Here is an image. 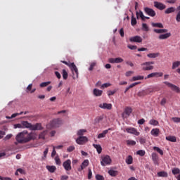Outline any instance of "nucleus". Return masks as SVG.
<instances>
[{
	"label": "nucleus",
	"mask_w": 180,
	"mask_h": 180,
	"mask_svg": "<svg viewBox=\"0 0 180 180\" xmlns=\"http://www.w3.org/2000/svg\"><path fill=\"white\" fill-rule=\"evenodd\" d=\"M45 136H46V132L44 131V132H42V133H41V134H39V139H43V140H44Z\"/></svg>",
	"instance_id": "nucleus-61"
},
{
	"label": "nucleus",
	"mask_w": 180,
	"mask_h": 180,
	"mask_svg": "<svg viewBox=\"0 0 180 180\" xmlns=\"http://www.w3.org/2000/svg\"><path fill=\"white\" fill-rule=\"evenodd\" d=\"M99 108H101V109H107L108 110H110L112 109V103H101L99 105Z\"/></svg>",
	"instance_id": "nucleus-18"
},
{
	"label": "nucleus",
	"mask_w": 180,
	"mask_h": 180,
	"mask_svg": "<svg viewBox=\"0 0 180 180\" xmlns=\"http://www.w3.org/2000/svg\"><path fill=\"white\" fill-rule=\"evenodd\" d=\"M144 12L145 13H146V15H148V16H151V18H154V16L157 15V13L154 10H153V8L148 7L144 8Z\"/></svg>",
	"instance_id": "nucleus-9"
},
{
	"label": "nucleus",
	"mask_w": 180,
	"mask_h": 180,
	"mask_svg": "<svg viewBox=\"0 0 180 180\" xmlns=\"http://www.w3.org/2000/svg\"><path fill=\"white\" fill-rule=\"evenodd\" d=\"M172 120L174 123H180V117H172Z\"/></svg>",
	"instance_id": "nucleus-55"
},
{
	"label": "nucleus",
	"mask_w": 180,
	"mask_h": 180,
	"mask_svg": "<svg viewBox=\"0 0 180 180\" xmlns=\"http://www.w3.org/2000/svg\"><path fill=\"white\" fill-rule=\"evenodd\" d=\"M136 154L138 155H140L141 157H144V155H146V151L143 150H139L136 152Z\"/></svg>",
	"instance_id": "nucleus-44"
},
{
	"label": "nucleus",
	"mask_w": 180,
	"mask_h": 180,
	"mask_svg": "<svg viewBox=\"0 0 180 180\" xmlns=\"http://www.w3.org/2000/svg\"><path fill=\"white\" fill-rule=\"evenodd\" d=\"M146 122V120L144 118H142L138 121V124H144Z\"/></svg>",
	"instance_id": "nucleus-60"
},
{
	"label": "nucleus",
	"mask_w": 180,
	"mask_h": 180,
	"mask_svg": "<svg viewBox=\"0 0 180 180\" xmlns=\"http://www.w3.org/2000/svg\"><path fill=\"white\" fill-rule=\"evenodd\" d=\"M75 150V147L74 146H70L67 148L68 153H71Z\"/></svg>",
	"instance_id": "nucleus-52"
},
{
	"label": "nucleus",
	"mask_w": 180,
	"mask_h": 180,
	"mask_svg": "<svg viewBox=\"0 0 180 180\" xmlns=\"http://www.w3.org/2000/svg\"><path fill=\"white\" fill-rule=\"evenodd\" d=\"M56 154H57V152L56 151V146H53L52 153H51V157L52 158L55 157Z\"/></svg>",
	"instance_id": "nucleus-59"
},
{
	"label": "nucleus",
	"mask_w": 180,
	"mask_h": 180,
	"mask_svg": "<svg viewBox=\"0 0 180 180\" xmlns=\"http://www.w3.org/2000/svg\"><path fill=\"white\" fill-rule=\"evenodd\" d=\"M138 96H139L140 98L143 97V96H146L147 95H150V91H148V89H146V90H142L141 91H139L137 94Z\"/></svg>",
	"instance_id": "nucleus-21"
},
{
	"label": "nucleus",
	"mask_w": 180,
	"mask_h": 180,
	"mask_svg": "<svg viewBox=\"0 0 180 180\" xmlns=\"http://www.w3.org/2000/svg\"><path fill=\"white\" fill-rule=\"evenodd\" d=\"M174 12H175V8L174 7L168 8L167 9H166L165 11V13L166 15H169V13H174Z\"/></svg>",
	"instance_id": "nucleus-29"
},
{
	"label": "nucleus",
	"mask_w": 180,
	"mask_h": 180,
	"mask_svg": "<svg viewBox=\"0 0 180 180\" xmlns=\"http://www.w3.org/2000/svg\"><path fill=\"white\" fill-rule=\"evenodd\" d=\"M33 134L27 133V131L20 132L15 137L16 141L20 143V144H25V143H29L31 140H33Z\"/></svg>",
	"instance_id": "nucleus-1"
},
{
	"label": "nucleus",
	"mask_w": 180,
	"mask_h": 180,
	"mask_svg": "<svg viewBox=\"0 0 180 180\" xmlns=\"http://www.w3.org/2000/svg\"><path fill=\"white\" fill-rule=\"evenodd\" d=\"M96 180H105V178L103 177V176H102L101 174H97L96 176Z\"/></svg>",
	"instance_id": "nucleus-53"
},
{
	"label": "nucleus",
	"mask_w": 180,
	"mask_h": 180,
	"mask_svg": "<svg viewBox=\"0 0 180 180\" xmlns=\"http://www.w3.org/2000/svg\"><path fill=\"white\" fill-rule=\"evenodd\" d=\"M158 176L161 178H168V173L165 171H161L158 172Z\"/></svg>",
	"instance_id": "nucleus-25"
},
{
	"label": "nucleus",
	"mask_w": 180,
	"mask_h": 180,
	"mask_svg": "<svg viewBox=\"0 0 180 180\" xmlns=\"http://www.w3.org/2000/svg\"><path fill=\"white\" fill-rule=\"evenodd\" d=\"M153 150L155 151H157V153H158L159 154H160V155H164V151H162V150H161L160 148L157 147V146H154L153 147Z\"/></svg>",
	"instance_id": "nucleus-35"
},
{
	"label": "nucleus",
	"mask_w": 180,
	"mask_h": 180,
	"mask_svg": "<svg viewBox=\"0 0 180 180\" xmlns=\"http://www.w3.org/2000/svg\"><path fill=\"white\" fill-rule=\"evenodd\" d=\"M95 65H96V63L93 62L90 64V68H89V71H92V70H94V67H95Z\"/></svg>",
	"instance_id": "nucleus-57"
},
{
	"label": "nucleus",
	"mask_w": 180,
	"mask_h": 180,
	"mask_svg": "<svg viewBox=\"0 0 180 180\" xmlns=\"http://www.w3.org/2000/svg\"><path fill=\"white\" fill-rule=\"evenodd\" d=\"M93 94L95 96H102V94H103V91L99 90L98 89H94L93 91Z\"/></svg>",
	"instance_id": "nucleus-24"
},
{
	"label": "nucleus",
	"mask_w": 180,
	"mask_h": 180,
	"mask_svg": "<svg viewBox=\"0 0 180 180\" xmlns=\"http://www.w3.org/2000/svg\"><path fill=\"white\" fill-rule=\"evenodd\" d=\"M69 68H70L71 71L73 72V75H76V78H78V68H77V65H75V63H70Z\"/></svg>",
	"instance_id": "nucleus-14"
},
{
	"label": "nucleus",
	"mask_w": 180,
	"mask_h": 180,
	"mask_svg": "<svg viewBox=\"0 0 180 180\" xmlns=\"http://www.w3.org/2000/svg\"><path fill=\"white\" fill-rule=\"evenodd\" d=\"M60 180H68V176L63 175L60 176Z\"/></svg>",
	"instance_id": "nucleus-64"
},
{
	"label": "nucleus",
	"mask_w": 180,
	"mask_h": 180,
	"mask_svg": "<svg viewBox=\"0 0 180 180\" xmlns=\"http://www.w3.org/2000/svg\"><path fill=\"white\" fill-rule=\"evenodd\" d=\"M149 94H152V92H158L160 91V87L158 86H153L152 88L148 89Z\"/></svg>",
	"instance_id": "nucleus-30"
},
{
	"label": "nucleus",
	"mask_w": 180,
	"mask_h": 180,
	"mask_svg": "<svg viewBox=\"0 0 180 180\" xmlns=\"http://www.w3.org/2000/svg\"><path fill=\"white\" fill-rule=\"evenodd\" d=\"M102 160L101 161V165L102 167H105L106 165H110L112 162V159L109 155H105L101 158Z\"/></svg>",
	"instance_id": "nucleus-5"
},
{
	"label": "nucleus",
	"mask_w": 180,
	"mask_h": 180,
	"mask_svg": "<svg viewBox=\"0 0 180 180\" xmlns=\"http://www.w3.org/2000/svg\"><path fill=\"white\" fill-rule=\"evenodd\" d=\"M127 143L128 146H136V141L128 140L127 141Z\"/></svg>",
	"instance_id": "nucleus-47"
},
{
	"label": "nucleus",
	"mask_w": 180,
	"mask_h": 180,
	"mask_svg": "<svg viewBox=\"0 0 180 180\" xmlns=\"http://www.w3.org/2000/svg\"><path fill=\"white\" fill-rule=\"evenodd\" d=\"M116 92H117V90L115 89L114 91H108V96H112L113 95H115V94H116Z\"/></svg>",
	"instance_id": "nucleus-49"
},
{
	"label": "nucleus",
	"mask_w": 180,
	"mask_h": 180,
	"mask_svg": "<svg viewBox=\"0 0 180 180\" xmlns=\"http://www.w3.org/2000/svg\"><path fill=\"white\" fill-rule=\"evenodd\" d=\"M142 30H143V32H148V30H150V29L148 28V25H147V24L146 23H143Z\"/></svg>",
	"instance_id": "nucleus-43"
},
{
	"label": "nucleus",
	"mask_w": 180,
	"mask_h": 180,
	"mask_svg": "<svg viewBox=\"0 0 180 180\" xmlns=\"http://www.w3.org/2000/svg\"><path fill=\"white\" fill-rule=\"evenodd\" d=\"M129 41H131V43H141L143 41V38L140 36H134L129 38Z\"/></svg>",
	"instance_id": "nucleus-15"
},
{
	"label": "nucleus",
	"mask_w": 180,
	"mask_h": 180,
	"mask_svg": "<svg viewBox=\"0 0 180 180\" xmlns=\"http://www.w3.org/2000/svg\"><path fill=\"white\" fill-rule=\"evenodd\" d=\"M46 169H48V171L49 172H51V174L56 172V170L57 169V167H56V166H46Z\"/></svg>",
	"instance_id": "nucleus-27"
},
{
	"label": "nucleus",
	"mask_w": 180,
	"mask_h": 180,
	"mask_svg": "<svg viewBox=\"0 0 180 180\" xmlns=\"http://www.w3.org/2000/svg\"><path fill=\"white\" fill-rule=\"evenodd\" d=\"M23 112H21L20 114L19 113H14L11 115V117H6L7 119H13V117H16V116H19V115H22Z\"/></svg>",
	"instance_id": "nucleus-51"
},
{
	"label": "nucleus",
	"mask_w": 180,
	"mask_h": 180,
	"mask_svg": "<svg viewBox=\"0 0 180 180\" xmlns=\"http://www.w3.org/2000/svg\"><path fill=\"white\" fill-rule=\"evenodd\" d=\"M93 146L94 147V148H96L98 154H101V153H102V146H101V145L93 144Z\"/></svg>",
	"instance_id": "nucleus-31"
},
{
	"label": "nucleus",
	"mask_w": 180,
	"mask_h": 180,
	"mask_svg": "<svg viewBox=\"0 0 180 180\" xmlns=\"http://www.w3.org/2000/svg\"><path fill=\"white\" fill-rule=\"evenodd\" d=\"M108 174H109V175H110V176H116L117 175V171L109 170Z\"/></svg>",
	"instance_id": "nucleus-41"
},
{
	"label": "nucleus",
	"mask_w": 180,
	"mask_h": 180,
	"mask_svg": "<svg viewBox=\"0 0 180 180\" xmlns=\"http://www.w3.org/2000/svg\"><path fill=\"white\" fill-rule=\"evenodd\" d=\"M84 133H86V129H80L77 131V136H82L84 135Z\"/></svg>",
	"instance_id": "nucleus-48"
},
{
	"label": "nucleus",
	"mask_w": 180,
	"mask_h": 180,
	"mask_svg": "<svg viewBox=\"0 0 180 180\" xmlns=\"http://www.w3.org/2000/svg\"><path fill=\"white\" fill-rule=\"evenodd\" d=\"M15 129H23V124H17L14 125Z\"/></svg>",
	"instance_id": "nucleus-58"
},
{
	"label": "nucleus",
	"mask_w": 180,
	"mask_h": 180,
	"mask_svg": "<svg viewBox=\"0 0 180 180\" xmlns=\"http://www.w3.org/2000/svg\"><path fill=\"white\" fill-rule=\"evenodd\" d=\"M108 61L111 64H120V63H123L124 60L122 58H111L108 60Z\"/></svg>",
	"instance_id": "nucleus-17"
},
{
	"label": "nucleus",
	"mask_w": 180,
	"mask_h": 180,
	"mask_svg": "<svg viewBox=\"0 0 180 180\" xmlns=\"http://www.w3.org/2000/svg\"><path fill=\"white\" fill-rule=\"evenodd\" d=\"M22 129H30V130H41V124H32V123H29L27 121H23L22 122Z\"/></svg>",
	"instance_id": "nucleus-3"
},
{
	"label": "nucleus",
	"mask_w": 180,
	"mask_h": 180,
	"mask_svg": "<svg viewBox=\"0 0 180 180\" xmlns=\"http://www.w3.org/2000/svg\"><path fill=\"white\" fill-rule=\"evenodd\" d=\"M152 160L155 165H160V163L158 162V155H157V153H152Z\"/></svg>",
	"instance_id": "nucleus-19"
},
{
	"label": "nucleus",
	"mask_w": 180,
	"mask_h": 180,
	"mask_svg": "<svg viewBox=\"0 0 180 180\" xmlns=\"http://www.w3.org/2000/svg\"><path fill=\"white\" fill-rule=\"evenodd\" d=\"M154 63V61H148L141 63V68L142 71H152V70H154V67L153 66Z\"/></svg>",
	"instance_id": "nucleus-4"
},
{
	"label": "nucleus",
	"mask_w": 180,
	"mask_h": 180,
	"mask_svg": "<svg viewBox=\"0 0 180 180\" xmlns=\"http://www.w3.org/2000/svg\"><path fill=\"white\" fill-rule=\"evenodd\" d=\"M62 75H63V79H67V78H68V72H67V70L63 69L62 70Z\"/></svg>",
	"instance_id": "nucleus-39"
},
{
	"label": "nucleus",
	"mask_w": 180,
	"mask_h": 180,
	"mask_svg": "<svg viewBox=\"0 0 180 180\" xmlns=\"http://www.w3.org/2000/svg\"><path fill=\"white\" fill-rule=\"evenodd\" d=\"M180 65V61H174L172 63V70H175V68H178V67H179Z\"/></svg>",
	"instance_id": "nucleus-37"
},
{
	"label": "nucleus",
	"mask_w": 180,
	"mask_h": 180,
	"mask_svg": "<svg viewBox=\"0 0 180 180\" xmlns=\"http://www.w3.org/2000/svg\"><path fill=\"white\" fill-rule=\"evenodd\" d=\"M131 26H136L137 25V20L134 16L131 17Z\"/></svg>",
	"instance_id": "nucleus-45"
},
{
	"label": "nucleus",
	"mask_w": 180,
	"mask_h": 180,
	"mask_svg": "<svg viewBox=\"0 0 180 180\" xmlns=\"http://www.w3.org/2000/svg\"><path fill=\"white\" fill-rule=\"evenodd\" d=\"M153 32L160 34L159 40H166V39L171 37V32H168L167 29H154Z\"/></svg>",
	"instance_id": "nucleus-2"
},
{
	"label": "nucleus",
	"mask_w": 180,
	"mask_h": 180,
	"mask_svg": "<svg viewBox=\"0 0 180 180\" xmlns=\"http://www.w3.org/2000/svg\"><path fill=\"white\" fill-rule=\"evenodd\" d=\"M50 84H51V82H42L39 84V86L41 88H46V86H49V85H50Z\"/></svg>",
	"instance_id": "nucleus-38"
},
{
	"label": "nucleus",
	"mask_w": 180,
	"mask_h": 180,
	"mask_svg": "<svg viewBox=\"0 0 180 180\" xmlns=\"http://www.w3.org/2000/svg\"><path fill=\"white\" fill-rule=\"evenodd\" d=\"M150 134L155 137H158L160 134V129L158 128L153 129L150 131Z\"/></svg>",
	"instance_id": "nucleus-23"
},
{
	"label": "nucleus",
	"mask_w": 180,
	"mask_h": 180,
	"mask_svg": "<svg viewBox=\"0 0 180 180\" xmlns=\"http://www.w3.org/2000/svg\"><path fill=\"white\" fill-rule=\"evenodd\" d=\"M128 49H130V50H137V46L136 45H128Z\"/></svg>",
	"instance_id": "nucleus-54"
},
{
	"label": "nucleus",
	"mask_w": 180,
	"mask_h": 180,
	"mask_svg": "<svg viewBox=\"0 0 180 180\" xmlns=\"http://www.w3.org/2000/svg\"><path fill=\"white\" fill-rule=\"evenodd\" d=\"M62 121L60 119H55L50 122L51 127H60Z\"/></svg>",
	"instance_id": "nucleus-11"
},
{
	"label": "nucleus",
	"mask_w": 180,
	"mask_h": 180,
	"mask_svg": "<svg viewBox=\"0 0 180 180\" xmlns=\"http://www.w3.org/2000/svg\"><path fill=\"white\" fill-rule=\"evenodd\" d=\"M149 124H151L152 126H158V121L155 120H150L149 121Z\"/></svg>",
	"instance_id": "nucleus-42"
},
{
	"label": "nucleus",
	"mask_w": 180,
	"mask_h": 180,
	"mask_svg": "<svg viewBox=\"0 0 180 180\" xmlns=\"http://www.w3.org/2000/svg\"><path fill=\"white\" fill-rule=\"evenodd\" d=\"M151 25L153 27H158L159 29H164V25L161 22H152Z\"/></svg>",
	"instance_id": "nucleus-26"
},
{
	"label": "nucleus",
	"mask_w": 180,
	"mask_h": 180,
	"mask_svg": "<svg viewBox=\"0 0 180 180\" xmlns=\"http://www.w3.org/2000/svg\"><path fill=\"white\" fill-rule=\"evenodd\" d=\"M88 165H89V160H84L81 165V167L78 169V171L79 172L82 171L84 168H86Z\"/></svg>",
	"instance_id": "nucleus-20"
},
{
	"label": "nucleus",
	"mask_w": 180,
	"mask_h": 180,
	"mask_svg": "<svg viewBox=\"0 0 180 180\" xmlns=\"http://www.w3.org/2000/svg\"><path fill=\"white\" fill-rule=\"evenodd\" d=\"M131 112H133V110L130 107L125 108L124 112L122 114V117L123 119H127L130 115H131Z\"/></svg>",
	"instance_id": "nucleus-7"
},
{
	"label": "nucleus",
	"mask_w": 180,
	"mask_h": 180,
	"mask_svg": "<svg viewBox=\"0 0 180 180\" xmlns=\"http://www.w3.org/2000/svg\"><path fill=\"white\" fill-rule=\"evenodd\" d=\"M139 143H140L141 144H146V139H143V138H140V139H139Z\"/></svg>",
	"instance_id": "nucleus-63"
},
{
	"label": "nucleus",
	"mask_w": 180,
	"mask_h": 180,
	"mask_svg": "<svg viewBox=\"0 0 180 180\" xmlns=\"http://www.w3.org/2000/svg\"><path fill=\"white\" fill-rule=\"evenodd\" d=\"M166 140L168 141H171L172 143H176V137L169 136L166 137Z\"/></svg>",
	"instance_id": "nucleus-32"
},
{
	"label": "nucleus",
	"mask_w": 180,
	"mask_h": 180,
	"mask_svg": "<svg viewBox=\"0 0 180 180\" xmlns=\"http://www.w3.org/2000/svg\"><path fill=\"white\" fill-rule=\"evenodd\" d=\"M125 162L128 165H130L131 164H133V157L131 155H128L127 158Z\"/></svg>",
	"instance_id": "nucleus-33"
},
{
	"label": "nucleus",
	"mask_w": 180,
	"mask_h": 180,
	"mask_svg": "<svg viewBox=\"0 0 180 180\" xmlns=\"http://www.w3.org/2000/svg\"><path fill=\"white\" fill-rule=\"evenodd\" d=\"M63 167L65 171H71L72 167H71V160L68 159L63 163Z\"/></svg>",
	"instance_id": "nucleus-10"
},
{
	"label": "nucleus",
	"mask_w": 180,
	"mask_h": 180,
	"mask_svg": "<svg viewBox=\"0 0 180 180\" xmlns=\"http://www.w3.org/2000/svg\"><path fill=\"white\" fill-rule=\"evenodd\" d=\"M147 57H148V58H157V57H160V53H148Z\"/></svg>",
	"instance_id": "nucleus-28"
},
{
	"label": "nucleus",
	"mask_w": 180,
	"mask_h": 180,
	"mask_svg": "<svg viewBox=\"0 0 180 180\" xmlns=\"http://www.w3.org/2000/svg\"><path fill=\"white\" fill-rule=\"evenodd\" d=\"M102 120H103V116H98L95 119V123H100Z\"/></svg>",
	"instance_id": "nucleus-46"
},
{
	"label": "nucleus",
	"mask_w": 180,
	"mask_h": 180,
	"mask_svg": "<svg viewBox=\"0 0 180 180\" xmlns=\"http://www.w3.org/2000/svg\"><path fill=\"white\" fill-rule=\"evenodd\" d=\"M163 84H165L169 88H171L172 91H175L177 94H180L179 87L176 86L175 84L169 83L168 82H164Z\"/></svg>",
	"instance_id": "nucleus-6"
},
{
	"label": "nucleus",
	"mask_w": 180,
	"mask_h": 180,
	"mask_svg": "<svg viewBox=\"0 0 180 180\" xmlns=\"http://www.w3.org/2000/svg\"><path fill=\"white\" fill-rule=\"evenodd\" d=\"M55 161H56V165H61V160H60V158L58 156H56L55 158Z\"/></svg>",
	"instance_id": "nucleus-50"
},
{
	"label": "nucleus",
	"mask_w": 180,
	"mask_h": 180,
	"mask_svg": "<svg viewBox=\"0 0 180 180\" xmlns=\"http://www.w3.org/2000/svg\"><path fill=\"white\" fill-rule=\"evenodd\" d=\"M172 172L173 175H179L180 174V169L177 167H174L172 169Z\"/></svg>",
	"instance_id": "nucleus-34"
},
{
	"label": "nucleus",
	"mask_w": 180,
	"mask_h": 180,
	"mask_svg": "<svg viewBox=\"0 0 180 180\" xmlns=\"http://www.w3.org/2000/svg\"><path fill=\"white\" fill-rule=\"evenodd\" d=\"M154 6L155 8H157V9H159L160 11H164V9L167 8V6L158 1H154Z\"/></svg>",
	"instance_id": "nucleus-16"
},
{
	"label": "nucleus",
	"mask_w": 180,
	"mask_h": 180,
	"mask_svg": "<svg viewBox=\"0 0 180 180\" xmlns=\"http://www.w3.org/2000/svg\"><path fill=\"white\" fill-rule=\"evenodd\" d=\"M164 75V73L160 72H152L149 75H147V77L145 78V79H148L150 78H158L160 77H162Z\"/></svg>",
	"instance_id": "nucleus-8"
},
{
	"label": "nucleus",
	"mask_w": 180,
	"mask_h": 180,
	"mask_svg": "<svg viewBox=\"0 0 180 180\" xmlns=\"http://www.w3.org/2000/svg\"><path fill=\"white\" fill-rule=\"evenodd\" d=\"M141 79H144V76H134L132 77V81H140Z\"/></svg>",
	"instance_id": "nucleus-36"
},
{
	"label": "nucleus",
	"mask_w": 180,
	"mask_h": 180,
	"mask_svg": "<svg viewBox=\"0 0 180 180\" xmlns=\"http://www.w3.org/2000/svg\"><path fill=\"white\" fill-rule=\"evenodd\" d=\"M109 130H112V129H108L104 130L102 133L99 134L98 135V139H103L104 137H106V134L109 133Z\"/></svg>",
	"instance_id": "nucleus-22"
},
{
	"label": "nucleus",
	"mask_w": 180,
	"mask_h": 180,
	"mask_svg": "<svg viewBox=\"0 0 180 180\" xmlns=\"http://www.w3.org/2000/svg\"><path fill=\"white\" fill-rule=\"evenodd\" d=\"M139 16L141 17L142 20H144V14L143 13V11H139V13L136 12V18H139Z\"/></svg>",
	"instance_id": "nucleus-40"
},
{
	"label": "nucleus",
	"mask_w": 180,
	"mask_h": 180,
	"mask_svg": "<svg viewBox=\"0 0 180 180\" xmlns=\"http://www.w3.org/2000/svg\"><path fill=\"white\" fill-rule=\"evenodd\" d=\"M13 136V135H12L11 134H8V135H6V136H5L4 140H10V139H12V136Z\"/></svg>",
	"instance_id": "nucleus-62"
},
{
	"label": "nucleus",
	"mask_w": 180,
	"mask_h": 180,
	"mask_svg": "<svg viewBox=\"0 0 180 180\" xmlns=\"http://www.w3.org/2000/svg\"><path fill=\"white\" fill-rule=\"evenodd\" d=\"M126 131L129 133V134H134V136H140V132H139L137 131V129L134 127L127 128Z\"/></svg>",
	"instance_id": "nucleus-13"
},
{
	"label": "nucleus",
	"mask_w": 180,
	"mask_h": 180,
	"mask_svg": "<svg viewBox=\"0 0 180 180\" xmlns=\"http://www.w3.org/2000/svg\"><path fill=\"white\" fill-rule=\"evenodd\" d=\"M110 86V83H105L101 85V88L103 89L104 88H109Z\"/></svg>",
	"instance_id": "nucleus-56"
},
{
	"label": "nucleus",
	"mask_w": 180,
	"mask_h": 180,
	"mask_svg": "<svg viewBox=\"0 0 180 180\" xmlns=\"http://www.w3.org/2000/svg\"><path fill=\"white\" fill-rule=\"evenodd\" d=\"M86 141H88V138L86 136H79L76 139V143L80 146L85 144Z\"/></svg>",
	"instance_id": "nucleus-12"
}]
</instances>
